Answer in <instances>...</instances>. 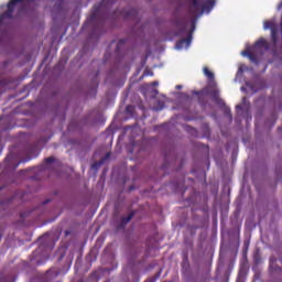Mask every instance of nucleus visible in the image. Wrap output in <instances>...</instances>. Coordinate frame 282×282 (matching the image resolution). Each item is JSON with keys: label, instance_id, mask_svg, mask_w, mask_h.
Here are the masks:
<instances>
[{"label": "nucleus", "instance_id": "1", "mask_svg": "<svg viewBox=\"0 0 282 282\" xmlns=\"http://www.w3.org/2000/svg\"><path fill=\"white\" fill-rule=\"evenodd\" d=\"M213 8H215V0H192L189 6V18L177 19L174 22L178 29L176 35L186 37L176 43V50H188L191 47V43H193V32H195L197 19L204 13L210 14Z\"/></svg>", "mask_w": 282, "mask_h": 282}, {"label": "nucleus", "instance_id": "2", "mask_svg": "<svg viewBox=\"0 0 282 282\" xmlns=\"http://www.w3.org/2000/svg\"><path fill=\"white\" fill-rule=\"evenodd\" d=\"M30 3H34V0H10L6 6L2 4L0 10H6L0 14V43L8 35V26L12 23V20L17 17H21L26 8H30Z\"/></svg>", "mask_w": 282, "mask_h": 282}, {"label": "nucleus", "instance_id": "3", "mask_svg": "<svg viewBox=\"0 0 282 282\" xmlns=\"http://www.w3.org/2000/svg\"><path fill=\"white\" fill-rule=\"evenodd\" d=\"M270 50V45L268 44V41L265 39H260L259 41L256 42V44L250 47L247 46L246 51L241 52V56H248V58L251 61V63H259L257 59L259 56H262L265 52Z\"/></svg>", "mask_w": 282, "mask_h": 282}, {"label": "nucleus", "instance_id": "4", "mask_svg": "<svg viewBox=\"0 0 282 282\" xmlns=\"http://www.w3.org/2000/svg\"><path fill=\"white\" fill-rule=\"evenodd\" d=\"M52 12L55 14H61L63 12V8H65V0H52Z\"/></svg>", "mask_w": 282, "mask_h": 282}, {"label": "nucleus", "instance_id": "5", "mask_svg": "<svg viewBox=\"0 0 282 282\" xmlns=\"http://www.w3.org/2000/svg\"><path fill=\"white\" fill-rule=\"evenodd\" d=\"M246 85H247V89L249 91H251V94H257V91H259V89H261L263 87V85L261 83L251 84V83L247 82Z\"/></svg>", "mask_w": 282, "mask_h": 282}, {"label": "nucleus", "instance_id": "6", "mask_svg": "<svg viewBox=\"0 0 282 282\" xmlns=\"http://www.w3.org/2000/svg\"><path fill=\"white\" fill-rule=\"evenodd\" d=\"M237 111H243V109H250V101H248V98H242V104L236 106Z\"/></svg>", "mask_w": 282, "mask_h": 282}, {"label": "nucleus", "instance_id": "7", "mask_svg": "<svg viewBox=\"0 0 282 282\" xmlns=\"http://www.w3.org/2000/svg\"><path fill=\"white\" fill-rule=\"evenodd\" d=\"M203 74H205L206 78H208V80H210L212 83L215 82V73L210 72V69H208V67H204L203 68Z\"/></svg>", "mask_w": 282, "mask_h": 282}, {"label": "nucleus", "instance_id": "8", "mask_svg": "<svg viewBox=\"0 0 282 282\" xmlns=\"http://www.w3.org/2000/svg\"><path fill=\"white\" fill-rule=\"evenodd\" d=\"M51 166H54V158L50 156L45 160L44 164L42 165L43 171L50 170Z\"/></svg>", "mask_w": 282, "mask_h": 282}, {"label": "nucleus", "instance_id": "9", "mask_svg": "<svg viewBox=\"0 0 282 282\" xmlns=\"http://www.w3.org/2000/svg\"><path fill=\"white\" fill-rule=\"evenodd\" d=\"M212 96H213L215 102H218V105H221L223 101H221V99H219V89L214 88L212 90Z\"/></svg>", "mask_w": 282, "mask_h": 282}, {"label": "nucleus", "instance_id": "10", "mask_svg": "<svg viewBox=\"0 0 282 282\" xmlns=\"http://www.w3.org/2000/svg\"><path fill=\"white\" fill-rule=\"evenodd\" d=\"M131 219H133V213L122 218L120 228H124V226H127V224H129Z\"/></svg>", "mask_w": 282, "mask_h": 282}, {"label": "nucleus", "instance_id": "11", "mask_svg": "<svg viewBox=\"0 0 282 282\" xmlns=\"http://www.w3.org/2000/svg\"><path fill=\"white\" fill-rule=\"evenodd\" d=\"M164 109V101H156V105L153 107L154 111H162Z\"/></svg>", "mask_w": 282, "mask_h": 282}, {"label": "nucleus", "instance_id": "12", "mask_svg": "<svg viewBox=\"0 0 282 282\" xmlns=\"http://www.w3.org/2000/svg\"><path fill=\"white\" fill-rule=\"evenodd\" d=\"M246 69H248L247 65L241 64L238 68V73L237 75L239 76V74H243V72H246Z\"/></svg>", "mask_w": 282, "mask_h": 282}, {"label": "nucleus", "instance_id": "13", "mask_svg": "<svg viewBox=\"0 0 282 282\" xmlns=\"http://www.w3.org/2000/svg\"><path fill=\"white\" fill-rule=\"evenodd\" d=\"M50 274H55V276H58V274H61V272L54 271V270H50V271H47V273H46V278H50Z\"/></svg>", "mask_w": 282, "mask_h": 282}, {"label": "nucleus", "instance_id": "14", "mask_svg": "<svg viewBox=\"0 0 282 282\" xmlns=\"http://www.w3.org/2000/svg\"><path fill=\"white\" fill-rule=\"evenodd\" d=\"M143 76H153V72L151 70H145Z\"/></svg>", "mask_w": 282, "mask_h": 282}, {"label": "nucleus", "instance_id": "15", "mask_svg": "<svg viewBox=\"0 0 282 282\" xmlns=\"http://www.w3.org/2000/svg\"><path fill=\"white\" fill-rule=\"evenodd\" d=\"M131 14H135V10H131L128 14H127V18H131Z\"/></svg>", "mask_w": 282, "mask_h": 282}, {"label": "nucleus", "instance_id": "16", "mask_svg": "<svg viewBox=\"0 0 282 282\" xmlns=\"http://www.w3.org/2000/svg\"><path fill=\"white\" fill-rule=\"evenodd\" d=\"M151 85H152L153 87H158V85H160V83L153 82Z\"/></svg>", "mask_w": 282, "mask_h": 282}, {"label": "nucleus", "instance_id": "17", "mask_svg": "<svg viewBox=\"0 0 282 282\" xmlns=\"http://www.w3.org/2000/svg\"><path fill=\"white\" fill-rule=\"evenodd\" d=\"M182 85H176V89H182Z\"/></svg>", "mask_w": 282, "mask_h": 282}, {"label": "nucleus", "instance_id": "18", "mask_svg": "<svg viewBox=\"0 0 282 282\" xmlns=\"http://www.w3.org/2000/svg\"><path fill=\"white\" fill-rule=\"evenodd\" d=\"M241 91H246V87L242 86V87H241Z\"/></svg>", "mask_w": 282, "mask_h": 282}, {"label": "nucleus", "instance_id": "19", "mask_svg": "<svg viewBox=\"0 0 282 282\" xmlns=\"http://www.w3.org/2000/svg\"><path fill=\"white\" fill-rule=\"evenodd\" d=\"M129 109H131V106H128V107H127V111H129Z\"/></svg>", "mask_w": 282, "mask_h": 282}]
</instances>
